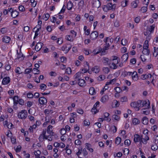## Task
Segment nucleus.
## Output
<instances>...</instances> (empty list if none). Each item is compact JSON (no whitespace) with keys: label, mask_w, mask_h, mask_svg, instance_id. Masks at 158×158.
<instances>
[{"label":"nucleus","mask_w":158,"mask_h":158,"mask_svg":"<svg viewBox=\"0 0 158 158\" xmlns=\"http://www.w3.org/2000/svg\"><path fill=\"white\" fill-rule=\"evenodd\" d=\"M116 8V4H112L111 3H108L107 5L104 6L103 7V10L105 12L110 10H114Z\"/></svg>","instance_id":"obj_1"},{"label":"nucleus","mask_w":158,"mask_h":158,"mask_svg":"<svg viewBox=\"0 0 158 158\" xmlns=\"http://www.w3.org/2000/svg\"><path fill=\"white\" fill-rule=\"evenodd\" d=\"M27 112L26 110H22L19 113L18 116L19 118L25 119L27 117Z\"/></svg>","instance_id":"obj_2"},{"label":"nucleus","mask_w":158,"mask_h":158,"mask_svg":"<svg viewBox=\"0 0 158 158\" xmlns=\"http://www.w3.org/2000/svg\"><path fill=\"white\" fill-rule=\"evenodd\" d=\"M118 63V61L117 60L115 62L114 61L111 60L108 64L110 67L112 69H117L118 68V65L116 64Z\"/></svg>","instance_id":"obj_3"},{"label":"nucleus","mask_w":158,"mask_h":158,"mask_svg":"<svg viewBox=\"0 0 158 158\" xmlns=\"http://www.w3.org/2000/svg\"><path fill=\"white\" fill-rule=\"evenodd\" d=\"M92 5L94 7L98 8L101 5V3L99 0H95L93 1Z\"/></svg>","instance_id":"obj_4"},{"label":"nucleus","mask_w":158,"mask_h":158,"mask_svg":"<svg viewBox=\"0 0 158 158\" xmlns=\"http://www.w3.org/2000/svg\"><path fill=\"white\" fill-rule=\"evenodd\" d=\"M98 32L97 31L92 32L90 35V38L92 40L96 39L98 36Z\"/></svg>","instance_id":"obj_5"},{"label":"nucleus","mask_w":158,"mask_h":158,"mask_svg":"<svg viewBox=\"0 0 158 158\" xmlns=\"http://www.w3.org/2000/svg\"><path fill=\"white\" fill-rule=\"evenodd\" d=\"M77 32L74 30H72L70 33V38L71 36V38H70V41L72 42L73 41L74 39L76 36Z\"/></svg>","instance_id":"obj_6"},{"label":"nucleus","mask_w":158,"mask_h":158,"mask_svg":"<svg viewBox=\"0 0 158 158\" xmlns=\"http://www.w3.org/2000/svg\"><path fill=\"white\" fill-rule=\"evenodd\" d=\"M142 107H144V109L149 108L150 106V103L149 102L148 103L146 101L142 100Z\"/></svg>","instance_id":"obj_7"},{"label":"nucleus","mask_w":158,"mask_h":158,"mask_svg":"<svg viewBox=\"0 0 158 158\" xmlns=\"http://www.w3.org/2000/svg\"><path fill=\"white\" fill-rule=\"evenodd\" d=\"M142 139H143L142 136H140L138 134H135L134 135V141L135 143L139 142Z\"/></svg>","instance_id":"obj_8"},{"label":"nucleus","mask_w":158,"mask_h":158,"mask_svg":"<svg viewBox=\"0 0 158 158\" xmlns=\"http://www.w3.org/2000/svg\"><path fill=\"white\" fill-rule=\"evenodd\" d=\"M10 80L9 77H5L2 80V83L4 85L7 84L10 82Z\"/></svg>","instance_id":"obj_9"},{"label":"nucleus","mask_w":158,"mask_h":158,"mask_svg":"<svg viewBox=\"0 0 158 158\" xmlns=\"http://www.w3.org/2000/svg\"><path fill=\"white\" fill-rule=\"evenodd\" d=\"M53 127L51 125H49L47 128V133L49 135H53L54 132L52 131V128Z\"/></svg>","instance_id":"obj_10"},{"label":"nucleus","mask_w":158,"mask_h":158,"mask_svg":"<svg viewBox=\"0 0 158 158\" xmlns=\"http://www.w3.org/2000/svg\"><path fill=\"white\" fill-rule=\"evenodd\" d=\"M39 101L41 104H46L47 102L46 99L44 97H40L39 99Z\"/></svg>","instance_id":"obj_11"},{"label":"nucleus","mask_w":158,"mask_h":158,"mask_svg":"<svg viewBox=\"0 0 158 158\" xmlns=\"http://www.w3.org/2000/svg\"><path fill=\"white\" fill-rule=\"evenodd\" d=\"M43 45V44L42 43H37L35 46V50H36V51H40L42 48Z\"/></svg>","instance_id":"obj_12"},{"label":"nucleus","mask_w":158,"mask_h":158,"mask_svg":"<svg viewBox=\"0 0 158 158\" xmlns=\"http://www.w3.org/2000/svg\"><path fill=\"white\" fill-rule=\"evenodd\" d=\"M132 79L134 81H136L138 79V77L137 73L135 72H134L131 74Z\"/></svg>","instance_id":"obj_13"},{"label":"nucleus","mask_w":158,"mask_h":158,"mask_svg":"<svg viewBox=\"0 0 158 158\" xmlns=\"http://www.w3.org/2000/svg\"><path fill=\"white\" fill-rule=\"evenodd\" d=\"M78 84L81 87H84L85 85V81L82 79H78Z\"/></svg>","instance_id":"obj_14"},{"label":"nucleus","mask_w":158,"mask_h":158,"mask_svg":"<svg viewBox=\"0 0 158 158\" xmlns=\"http://www.w3.org/2000/svg\"><path fill=\"white\" fill-rule=\"evenodd\" d=\"M109 99V97L107 95L103 96L101 99V101L103 103H105Z\"/></svg>","instance_id":"obj_15"},{"label":"nucleus","mask_w":158,"mask_h":158,"mask_svg":"<svg viewBox=\"0 0 158 158\" xmlns=\"http://www.w3.org/2000/svg\"><path fill=\"white\" fill-rule=\"evenodd\" d=\"M10 40V38L7 36H4L2 39V41L6 43H8Z\"/></svg>","instance_id":"obj_16"},{"label":"nucleus","mask_w":158,"mask_h":158,"mask_svg":"<svg viewBox=\"0 0 158 158\" xmlns=\"http://www.w3.org/2000/svg\"><path fill=\"white\" fill-rule=\"evenodd\" d=\"M142 100H139L136 102L137 106V110H136L137 111H138L139 110L140 107H142Z\"/></svg>","instance_id":"obj_17"},{"label":"nucleus","mask_w":158,"mask_h":158,"mask_svg":"<svg viewBox=\"0 0 158 158\" xmlns=\"http://www.w3.org/2000/svg\"><path fill=\"white\" fill-rule=\"evenodd\" d=\"M128 58V55L127 54H123L121 57L122 61L123 62L126 61L127 60Z\"/></svg>","instance_id":"obj_18"},{"label":"nucleus","mask_w":158,"mask_h":158,"mask_svg":"<svg viewBox=\"0 0 158 158\" xmlns=\"http://www.w3.org/2000/svg\"><path fill=\"white\" fill-rule=\"evenodd\" d=\"M92 70L96 73H98L100 70V67L98 66H95L92 68Z\"/></svg>","instance_id":"obj_19"},{"label":"nucleus","mask_w":158,"mask_h":158,"mask_svg":"<svg viewBox=\"0 0 158 158\" xmlns=\"http://www.w3.org/2000/svg\"><path fill=\"white\" fill-rule=\"evenodd\" d=\"M17 51V54L18 55V57H17V59H20L22 57H23V58H21V60H23L24 57L25 56H23V55L22 53L20 52L19 53L18 52V50H16Z\"/></svg>","instance_id":"obj_20"},{"label":"nucleus","mask_w":158,"mask_h":158,"mask_svg":"<svg viewBox=\"0 0 158 158\" xmlns=\"http://www.w3.org/2000/svg\"><path fill=\"white\" fill-rule=\"evenodd\" d=\"M142 121L143 124L147 125L148 123V118L146 116L142 118Z\"/></svg>","instance_id":"obj_21"},{"label":"nucleus","mask_w":158,"mask_h":158,"mask_svg":"<svg viewBox=\"0 0 158 158\" xmlns=\"http://www.w3.org/2000/svg\"><path fill=\"white\" fill-rule=\"evenodd\" d=\"M19 13L16 10L12 12L11 16L13 18H15L18 16Z\"/></svg>","instance_id":"obj_22"},{"label":"nucleus","mask_w":158,"mask_h":158,"mask_svg":"<svg viewBox=\"0 0 158 158\" xmlns=\"http://www.w3.org/2000/svg\"><path fill=\"white\" fill-rule=\"evenodd\" d=\"M109 115L110 114L108 113H105L104 114V120L110 121L111 119L108 117Z\"/></svg>","instance_id":"obj_23"},{"label":"nucleus","mask_w":158,"mask_h":158,"mask_svg":"<svg viewBox=\"0 0 158 158\" xmlns=\"http://www.w3.org/2000/svg\"><path fill=\"white\" fill-rule=\"evenodd\" d=\"M140 122L139 120L136 118H134L132 120V123L134 125L139 124Z\"/></svg>","instance_id":"obj_24"},{"label":"nucleus","mask_w":158,"mask_h":158,"mask_svg":"<svg viewBox=\"0 0 158 158\" xmlns=\"http://www.w3.org/2000/svg\"><path fill=\"white\" fill-rule=\"evenodd\" d=\"M109 39V37H107L104 40V41L106 43V45L105 47L103 48L104 49L107 50L108 49V48L110 46V44L109 43H107V40L108 39Z\"/></svg>","instance_id":"obj_25"},{"label":"nucleus","mask_w":158,"mask_h":158,"mask_svg":"<svg viewBox=\"0 0 158 158\" xmlns=\"http://www.w3.org/2000/svg\"><path fill=\"white\" fill-rule=\"evenodd\" d=\"M41 152L39 150H37V151H35L34 154L36 158H40V154Z\"/></svg>","instance_id":"obj_26"},{"label":"nucleus","mask_w":158,"mask_h":158,"mask_svg":"<svg viewBox=\"0 0 158 158\" xmlns=\"http://www.w3.org/2000/svg\"><path fill=\"white\" fill-rule=\"evenodd\" d=\"M89 93L91 95H94L96 93L94 87H90L89 89Z\"/></svg>","instance_id":"obj_27"},{"label":"nucleus","mask_w":158,"mask_h":158,"mask_svg":"<svg viewBox=\"0 0 158 158\" xmlns=\"http://www.w3.org/2000/svg\"><path fill=\"white\" fill-rule=\"evenodd\" d=\"M132 74V72H127L126 71H124L122 73V75L124 77H125L127 75H131Z\"/></svg>","instance_id":"obj_28"},{"label":"nucleus","mask_w":158,"mask_h":158,"mask_svg":"<svg viewBox=\"0 0 158 158\" xmlns=\"http://www.w3.org/2000/svg\"><path fill=\"white\" fill-rule=\"evenodd\" d=\"M14 101V105H17L19 101V97L18 96H15L13 98Z\"/></svg>","instance_id":"obj_29"},{"label":"nucleus","mask_w":158,"mask_h":158,"mask_svg":"<svg viewBox=\"0 0 158 158\" xmlns=\"http://www.w3.org/2000/svg\"><path fill=\"white\" fill-rule=\"evenodd\" d=\"M72 116L73 117V118H70V122L71 123H73L74 122V118H75L76 117V113H73L72 114Z\"/></svg>","instance_id":"obj_30"},{"label":"nucleus","mask_w":158,"mask_h":158,"mask_svg":"<svg viewBox=\"0 0 158 158\" xmlns=\"http://www.w3.org/2000/svg\"><path fill=\"white\" fill-rule=\"evenodd\" d=\"M152 77V75L151 74H145V75H142V79L143 80H145L147 79L148 78L150 77L151 78Z\"/></svg>","instance_id":"obj_31"},{"label":"nucleus","mask_w":158,"mask_h":158,"mask_svg":"<svg viewBox=\"0 0 158 158\" xmlns=\"http://www.w3.org/2000/svg\"><path fill=\"white\" fill-rule=\"evenodd\" d=\"M143 53L145 55H148L150 53V51L149 49H143L142 51Z\"/></svg>","instance_id":"obj_32"},{"label":"nucleus","mask_w":158,"mask_h":158,"mask_svg":"<svg viewBox=\"0 0 158 158\" xmlns=\"http://www.w3.org/2000/svg\"><path fill=\"white\" fill-rule=\"evenodd\" d=\"M85 71L84 73H86L87 72V71L89 70V63L87 62H85Z\"/></svg>","instance_id":"obj_33"},{"label":"nucleus","mask_w":158,"mask_h":158,"mask_svg":"<svg viewBox=\"0 0 158 158\" xmlns=\"http://www.w3.org/2000/svg\"><path fill=\"white\" fill-rule=\"evenodd\" d=\"M148 41L146 40L145 41L143 45V49H147L148 48Z\"/></svg>","instance_id":"obj_34"},{"label":"nucleus","mask_w":158,"mask_h":158,"mask_svg":"<svg viewBox=\"0 0 158 158\" xmlns=\"http://www.w3.org/2000/svg\"><path fill=\"white\" fill-rule=\"evenodd\" d=\"M128 1L126 0H123L121 2V6L123 7H125L127 5Z\"/></svg>","instance_id":"obj_35"},{"label":"nucleus","mask_w":158,"mask_h":158,"mask_svg":"<svg viewBox=\"0 0 158 158\" xmlns=\"http://www.w3.org/2000/svg\"><path fill=\"white\" fill-rule=\"evenodd\" d=\"M102 70L106 74H107L110 71L109 68L108 67H103Z\"/></svg>","instance_id":"obj_36"},{"label":"nucleus","mask_w":158,"mask_h":158,"mask_svg":"<svg viewBox=\"0 0 158 158\" xmlns=\"http://www.w3.org/2000/svg\"><path fill=\"white\" fill-rule=\"evenodd\" d=\"M103 63L105 64L106 65L107 64L108 65V61L109 60V59L107 58L106 57H103Z\"/></svg>","instance_id":"obj_37"},{"label":"nucleus","mask_w":158,"mask_h":158,"mask_svg":"<svg viewBox=\"0 0 158 158\" xmlns=\"http://www.w3.org/2000/svg\"><path fill=\"white\" fill-rule=\"evenodd\" d=\"M121 141V139L120 137H117L115 140V143L118 145L120 143Z\"/></svg>","instance_id":"obj_38"},{"label":"nucleus","mask_w":158,"mask_h":158,"mask_svg":"<svg viewBox=\"0 0 158 158\" xmlns=\"http://www.w3.org/2000/svg\"><path fill=\"white\" fill-rule=\"evenodd\" d=\"M32 71H33V73L35 74H37L40 73V71L37 68H34L32 69Z\"/></svg>","instance_id":"obj_39"},{"label":"nucleus","mask_w":158,"mask_h":158,"mask_svg":"<svg viewBox=\"0 0 158 158\" xmlns=\"http://www.w3.org/2000/svg\"><path fill=\"white\" fill-rule=\"evenodd\" d=\"M112 119H113L116 120L118 121L120 119V117L116 114H114L112 116Z\"/></svg>","instance_id":"obj_40"},{"label":"nucleus","mask_w":158,"mask_h":158,"mask_svg":"<svg viewBox=\"0 0 158 158\" xmlns=\"http://www.w3.org/2000/svg\"><path fill=\"white\" fill-rule=\"evenodd\" d=\"M155 27V26L154 25H152L150 27L148 28V31H149L151 33L153 32L154 30Z\"/></svg>","instance_id":"obj_41"},{"label":"nucleus","mask_w":158,"mask_h":158,"mask_svg":"<svg viewBox=\"0 0 158 158\" xmlns=\"http://www.w3.org/2000/svg\"><path fill=\"white\" fill-rule=\"evenodd\" d=\"M130 106L131 107H133L134 108H136V110H137V107L136 102H131L130 104Z\"/></svg>","instance_id":"obj_42"},{"label":"nucleus","mask_w":158,"mask_h":158,"mask_svg":"<svg viewBox=\"0 0 158 158\" xmlns=\"http://www.w3.org/2000/svg\"><path fill=\"white\" fill-rule=\"evenodd\" d=\"M111 131L113 133H115L117 131V127L115 126H112L111 128Z\"/></svg>","instance_id":"obj_43"},{"label":"nucleus","mask_w":158,"mask_h":158,"mask_svg":"<svg viewBox=\"0 0 158 158\" xmlns=\"http://www.w3.org/2000/svg\"><path fill=\"white\" fill-rule=\"evenodd\" d=\"M32 71V69H29V68H27L24 72V73L25 74H28L31 72Z\"/></svg>","instance_id":"obj_44"},{"label":"nucleus","mask_w":158,"mask_h":158,"mask_svg":"<svg viewBox=\"0 0 158 158\" xmlns=\"http://www.w3.org/2000/svg\"><path fill=\"white\" fill-rule=\"evenodd\" d=\"M49 16L50 15L48 14H46L44 16V15L43 16V18L45 20L47 21L49 18Z\"/></svg>","instance_id":"obj_45"},{"label":"nucleus","mask_w":158,"mask_h":158,"mask_svg":"<svg viewBox=\"0 0 158 158\" xmlns=\"http://www.w3.org/2000/svg\"><path fill=\"white\" fill-rule=\"evenodd\" d=\"M20 68L18 67L16 68L15 70V72L16 73H17L19 74H21L22 73V72H21L20 71Z\"/></svg>","instance_id":"obj_46"},{"label":"nucleus","mask_w":158,"mask_h":158,"mask_svg":"<svg viewBox=\"0 0 158 158\" xmlns=\"http://www.w3.org/2000/svg\"><path fill=\"white\" fill-rule=\"evenodd\" d=\"M127 98L126 96L122 97L120 98V101L122 102H127Z\"/></svg>","instance_id":"obj_47"},{"label":"nucleus","mask_w":158,"mask_h":158,"mask_svg":"<svg viewBox=\"0 0 158 158\" xmlns=\"http://www.w3.org/2000/svg\"><path fill=\"white\" fill-rule=\"evenodd\" d=\"M114 89L117 93H120L121 91H122V89H121L120 87H115L114 88Z\"/></svg>","instance_id":"obj_48"},{"label":"nucleus","mask_w":158,"mask_h":158,"mask_svg":"<svg viewBox=\"0 0 158 158\" xmlns=\"http://www.w3.org/2000/svg\"><path fill=\"white\" fill-rule=\"evenodd\" d=\"M131 4L132 7L133 8H135L137 6V4L136 1H134L132 2Z\"/></svg>","instance_id":"obj_49"},{"label":"nucleus","mask_w":158,"mask_h":158,"mask_svg":"<svg viewBox=\"0 0 158 158\" xmlns=\"http://www.w3.org/2000/svg\"><path fill=\"white\" fill-rule=\"evenodd\" d=\"M151 149L153 150H156L158 149V146L156 144H155L151 147Z\"/></svg>","instance_id":"obj_50"},{"label":"nucleus","mask_w":158,"mask_h":158,"mask_svg":"<svg viewBox=\"0 0 158 158\" xmlns=\"http://www.w3.org/2000/svg\"><path fill=\"white\" fill-rule=\"evenodd\" d=\"M0 31L2 34H5L7 31V28H2L1 29Z\"/></svg>","instance_id":"obj_51"},{"label":"nucleus","mask_w":158,"mask_h":158,"mask_svg":"<svg viewBox=\"0 0 158 158\" xmlns=\"http://www.w3.org/2000/svg\"><path fill=\"white\" fill-rule=\"evenodd\" d=\"M147 6H143L141 8V11H142L143 12V13L146 12L147 11Z\"/></svg>","instance_id":"obj_52"},{"label":"nucleus","mask_w":158,"mask_h":158,"mask_svg":"<svg viewBox=\"0 0 158 158\" xmlns=\"http://www.w3.org/2000/svg\"><path fill=\"white\" fill-rule=\"evenodd\" d=\"M114 103L115 104V107H118L120 105L119 102L117 100L114 101Z\"/></svg>","instance_id":"obj_53"},{"label":"nucleus","mask_w":158,"mask_h":158,"mask_svg":"<svg viewBox=\"0 0 158 158\" xmlns=\"http://www.w3.org/2000/svg\"><path fill=\"white\" fill-rule=\"evenodd\" d=\"M60 131L61 134L63 135L65 134L67 131L64 128H62L60 130Z\"/></svg>","instance_id":"obj_54"},{"label":"nucleus","mask_w":158,"mask_h":158,"mask_svg":"<svg viewBox=\"0 0 158 158\" xmlns=\"http://www.w3.org/2000/svg\"><path fill=\"white\" fill-rule=\"evenodd\" d=\"M131 143V141L129 139H126L124 141V144L126 145H129Z\"/></svg>","instance_id":"obj_55"},{"label":"nucleus","mask_w":158,"mask_h":158,"mask_svg":"<svg viewBox=\"0 0 158 158\" xmlns=\"http://www.w3.org/2000/svg\"><path fill=\"white\" fill-rule=\"evenodd\" d=\"M91 112L92 113H94V114H95L98 112V111L97 110V108L93 107L91 109Z\"/></svg>","instance_id":"obj_56"},{"label":"nucleus","mask_w":158,"mask_h":158,"mask_svg":"<svg viewBox=\"0 0 158 158\" xmlns=\"http://www.w3.org/2000/svg\"><path fill=\"white\" fill-rule=\"evenodd\" d=\"M100 52H101V55H104L106 54V49H105L104 48H103L102 49L100 48Z\"/></svg>","instance_id":"obj_57"},{"label":"nucleus","mask_w":158,"mask_h":158,"mask_svg":"<svg viewBox=\"0 0 158 158\" xmlns=\"http://www.w3.org/2000/svg\"><path fill=\"white\" fill-rule=\"evenodd\" d=\"M127 43V41L125 39H123L121 41V44L123 45H125Z\"/></svg>","instance_id":"obj_58"},{"label":"nucleus","mask_w":158,"mask_h":158,"mask_svg":"<svg viewBox=\"0 0 158 158\" xmlns=\"http://www.w3.org/2000/svg\"><path fill=\"white\" fill-rule=\"evenodd\" d=\"M41 25H37L36 26V27H35L33 29V31L34 30H35L36 28H37V30H38V31H39L41 29Z\"/></svg>","instance_id":"obj_59"},{"label":"nucleus","mask_w":158,"mask_h":158,"mask_svg":"<svg viewBox=\"0 0 158 158\" xmlns=\"http://www.w3.org/2000/svg\"><path fill=\"white\" fill-rule=\"evenodd\" d=\"M46 87V85L44 84H42L40 85V89H41L45 90Z\"/></svg>","instance_id":"obj_60"},{"label":"nucleus","mask_w":158,"mask_h":158,"mask_svg":"<svg viewBox=\"0 0 158 158\" xmlns=\"http://www.w3.org/2000/svg\"><path fill=\"white\" fill-rule=\"evenodd\" d=\"M44 135H42L41 134L40 135L39 138V139L40 142H42L43 139H44Z\"/></svg>","instance_id":"obj_61"},{"label":"nucleus","mask_w":158,"mask_h":158,"mask_svg":"<svg viewBox=\"0 0 158 158\" xmlns=\"http://www.w3.org/2000/svg\"><path fill=\"white\" fill-rule=\"evenodd\" d=\"M21 147L20 145L18 146L15 150L16 152H20L21 150Z\"/></svg>","instance_id":"obj_62"},{"label":"nucleus","mask_w":158,"mask_h":158,"mask_svg":"<svg viewBox=\"0 0 158 158\" xmlns=\"http://www.w3.org/2000/svg\"><path fill=\"white\" fill-rule=\"evenodd\" d=\"M154 52L153 53V55L154 56H156L158 55V52H157L156 50V47H154Z\"/></svg>","instance_id":"obj_63"},{"label":"nucleus","mask_w":158,"mask_h":158,"mask_svg":"<svg viewBox=\"0 0 158 158\" xmlns=\"http://www.w3.org/2000/svg\"><path fill=\"white\" fill-rule=\"evenodd\" d=\"M19 10L22 12H23L25 10L24 7L22 5L20 6L19 7Z\"/></svg>","instance_id":"obj_64"}]
</instances>
